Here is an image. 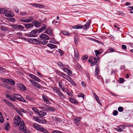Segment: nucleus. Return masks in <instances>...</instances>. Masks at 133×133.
<instances>
[{
  "instance_id": "56",
  "label": "nucleus",
  "mask_w": 133,
  "mask_h": 133,
  "mask_svg": "<svg viewBox=\"0 0 133 133\" xmlns=\"http://www.w3.org/2000/svg\"><path fill=\"white\" fill-rule=\"evenodd\" d=\"M34 79L38 82H39L41 81L40 79L36 76H35Z\"/></svg>"
},
{
  "instance_id": "42",
  "label": "nucleus",
  "mask_w": 133,
  "mask_h": 133,
  "mask_svg": "<svg viewBox=\"0 0 133 133\" xmlns=\"http://www.w3.org/2000/svg\"><path fill=\"white\" fill-rule=\"evenodd\" d=\"M40 42L43 45H45L48 42L46 41H45L43 40H41L40 41Z\"/></svg>"
},
{
  "instance_id": "50",
  "label": "nucleus",
  "mask_w": 133,
  "mask_h": 133,
  "mask_svg": "<svg viewBox=\"0 0 133 133\" xmlns=\"http://www.w3.org/2000/svg\"><path fill=\"white\" fill-rule=\"evenodd\" d=\"M4 122V118L3 117H2V115L0 116V122L1 123H3Z\"/></svg>"
},
{
  "instance_id": "45",
  "label": "nucleus",
  "mask_w": 133,
  "mask_h": 133,
  "mask_svg": "<svg viewBox=\"0 0 133 133\" xmlns=\"http://www.w3.org/2000/svg\"><path fill=\"white\" fill-rule=\"evenodd\" d=\"M57 64L59 66H60L63 67V68L65 67L66 65L64 64H63L62 63L60 62H59L57 63Z\"/></svg>"
},
{
  "instance_id": "23",
  "label": "nucleus",
  "mask_w": 133,
  "mask_h": 133,
  "mask_svg": "<svg viewBox=\"0 0 133 133\" xmlns=\"http://www.w3.org/2000/svg\"><path fill=\"white\" fill-rule=\"evenodd\" d=\"M46 29V26L45 25L43 24L42 27L39 29V32H41Z\"/></svg>"
},
{
  "instance_id": "1",
  "label": "nucleus",
  "mask_w": 133,
  "mask_h": 133,
  "mask_svg": "<svg viewBox=\"0 0 133 133\" xmlns=\"http://www.w3.org/2000/svg\"><path fill=\"white\" fill-rule=\"evenodd\" d=\"M33 127L39 131L43 132L45 133H49L46 129L41 127L39 125L36 123L33 124Z\"/></svg>"
},
{
  "instance_id": "38",
  "label": "nucleus",
  "mask_w": 133,
  "mask_h": 133,
  "mask_svg": "<svg viewBox=\"0 0 133 133\" xmlns=\"http://www.w3.org/2000/svg\"><path fill=\"white\" fill-rule=\"evenodd\" d=\"M56 109L55 108L52 107H49L48 108V111L54 112L55 111Z\"/></svg>"
},
{
  "instance_id": "62",
  "label": "nucleus",
  "mask_w": 133,
  "mask_h": 133,
  "mask_svg": "<svg viewBox=\"0 0 133 133\" xmlns=\"http://www.w3.org/2000/svg\"><path fill=\"white\" fill-rule=\"evenodd\" d=\"M1 30H3L4 31H6V28L5 27L3 26H1Z\"/></svg>"
},
{
  "instance_id": "8",
  "label": "nucleus",
  "mask_w": 133,
  "mask_h": 133,
  "mask_svg": "<svg viewBox=\"0 0 133 133\" xmlns=\"http://www.w3.org/2000/svg\"><path fill=\"white\" fill-rule=\"evenodd\" d=\"M51 117L53 120L55 121L58 125H61L62 124V120L61 119L53 116H52Z\"/></svg>"
},
{
  "instance_id": "44",
  "label": "nucleus",
  "mask_w": 133,
  "mask_h": 133,
  "mask_svg": "<svg viewBox=\"0 0 133 133\" xmlns=\"http://www.w3.org/2000/svg\"><path fill=\"white\" fill-rule=\"evenodd\" d=\"M62 33L64 35H69V33L67 31H62Z\"/></svg>"
},
{
  "instance_id": "37",
  "label": "nucleus",
  "mask_w": 133,
  "mask_h": 133,
  "mask_svg": "<svg viewBox=\"0 0 133 133\" xmlns=\"http://www.w3.org/2000/svg\"><path fill=\"white\" fill-rule=\"evenodd\" d=\"M81 118V117H75L74 119L75 122L76 123L77 122L79 121Z\"/></svg>"
},
{
  "instance_id": "15",
  "label": "nucleus",
  "mask_w": 133,
  "mask_h": 133,
  "mask_svg": "<svg viewBox=\"0 0 133 133\" xmlns=\"http://www.w3.org/2000/svg\"><path fill=\"white\" fill-rule=\"evenodd\" d=\"M5 16L7 17H11L14 16V15L11 11H9L5 13Z\"/></svg>"
},
{
  "instance_id": "14",
  "label": "nucleus",
  "mask_w": 133,
  "mask_h": 133,
  "mask_svg": "<svg viewBox=\"0 0 133 133\" xmlns=\"http://www.w3.org/2000/svg\"><path fill=\"white\" fill-rule=\"evenodd\" d=\"M74 58L76 60H78L79 58V53L77 49L74 50Z\"/></svg>"
},
{
  "instance_id": "30",
  "label": "nucleus",
  "mask_w": 133,
  "mask_h": 133,
  "mask_svg": "<svg viewBox=\"0 0 133 133\" xmlns=\"http://www.w3.org/2000/svg\"><path fill=\"white\" fill-rule=\"evenodd\" d=\"M9 124V123H6L5 125V129L6 130H9L10 129Z\"/></svg>"
},
{
  "instance_id": "2",
  "label": "nucleus",
  "mask_w": 133,
  "mask_h": 133,
  "mask_svg": "<svg viewBox=\"0 0 133 133\" xmlns=\"http://www.w3.org/2000/svg\"><path fill=\"white\" fill-rule=\"evenodd\" d=\"M19 129L20 130L25 133H30V131L26 129V126L24 125V122L23 121H21Z\"/></svg>"
},
{
  "instance_id": "26",
  "label": "nucleus",
  "mask_w": 133,
  "mask_h": 133,
  "mask_svg": "<svg viewBox=\"0 0 133 133\" xmlns=\"http://www.w3.org/2000/svg\"><path fill=\"white\" fill-rule=\"evenodd\" d=\"M67 81L69 82L72 85L74 86L76 85V83L71 79V78L70 77H69V78H68V79Z\"/></svg>"
},
{
  "instance_id": "58",
  "label": "nucleus",
  "mask_w": 133,
  "mask_h": 133,
  "mask_svg": "<svg viewBox=\"0 0 133 133\" xmlns=\"http://www.w3.org/2000/svg\"><path fill=\"white\" fill-rule=\"evenodd\" d=\"M115 129L117 131L119 132H121L122 130L119 128V127H117V128H116Z\"/></svg>"
},
{
  "instance_id": "49",
  "label": "nucleus",
  "mask_w": 133,
  "mask_h": 133,
  "mask_svg": "<svg viewBox=\"0 0 133 133\" xmlns=\"http://www.w3.org/2000/svg\"><path fill=\"white\" fill-rule=\"evenodd\" d=\"M95 51L96 56L99 55L101 53V52L97 50H95Z\"/></svg>"
},
{
  "instance_id": "12",
  "label": "nucleus",
  "mask_w": 133,
  "mask_h": 133,
  "mask_svg": "<svg viewBox=\"0 0 133 133\" xmlns=\"http://www.w3.org/2000/svg\"><path fill=\"white\" fill-rule=\"evenodd\" d=\"M45 33L47 34L50 36H53L52 30L50 27L48 28L45 31Z\"/></svg>"
},
{
  "instance_id": "53",
  "label": "nucleus",
  "mask_w": 133,
  "mask_h": 133,
  "mask_svg": "<svg viewBox=\"0 0 133 133\" xmlns=\"http://www.w3.org/2000/svg\"><path fill=\"white\" fill-rule=\"evenodd\" d=\"M20 15L22 16H24L27 15V13L25 12H20Z\"/></svg>"
},
{
  "instance_id": "61",
  "label": "nucleus",
  "mask_w": 133,
  "mask_h": 133,
  "mask_svg": "<svg viewBox=\"0 0 133 133\" xmlns=\"http://www.w3.org/2000/svg\"><path fill=\"white\" fill-rule=\"evenodd\" d=\"M29 76L31 78H32L34 79L35 77L36 76H35L34 75L32 74H30L29 75Z\"/></svg>"
},
{
  "instance_id": "48",
  "label": "nucleus",
  "mask_w": 133,
  "mask_h": 133,
  "mask_svg": "<svg viewBox=\"0 0 133 133\" xmlns=\"http://www.w3.org/2000/svg\"><path fill=\"white\" fill-rule=\"evenodd\" d=\"M118 110L120 112H122L123 110V108L122 107H120L118 108Z\"/></svg>"
},
{
  "instance_id": "28",
  "label": "nucleus",
  "mask_w": 133,
  "mask_h": 133,
  "mask_svg": "<svg viewBox=\"0 0 133 133\" xmlns=\"http://www.w3.org/2000/svg\"><path fill=\"white\" fill-rule=\"evenodd\" d=\"M83 26L81 25H77L73 26V28L77 29H81L83 28Z\"/></svg>"
},
{
  "instance_id": "25",
  "label": "nucleus",
  "mask_w": 133,
  "mask_h": 133,
  "mask_svg": "<svg viewBox=\"0 0 133 133\" xmlns=\"http://www.w3.org/2000/svg\"><path fill=\"white\" fill-rule=\"evenodd\" d=\"M61 77L62 78L65 79L67 80L68 79V78H69V77H70L69 76H68L66 74L63 72L62 73Z\"/></svg>"
},
{
  "instance_id": "64",
  "label": "nucleus",
  "mask_w": 133,
  "mask_h": 133,
  "mask_svg": "<svg viewBox=\"0 0 133 133\" xmlns=\"http://www.w3.org/2000/svg\"><path fill=\"white\" fill-rule=\"evenodd\" d=\"M52 133H62L61 132L59 131L55 130L53 131Z\"/></svg>"
},
{
  "instance_id": "21",
  "label": "nucleus",
  "mask_w": 133,
  "mask_h": 133,
  "mask_svg": "<svg viewBox=\"0 0 133 133\" xmlns=\"http://www.w3.org/2000/svg\"><path fill=\"white\" fill-rule=\"evenodd\" d=\"M25 27L27 29H29L34 27V25L32 23H29L25 24Z\"/></svg>"
},
{
  "instance_id": "16",
  "label": "nucleus",
  "mask_w": 133,
  "mask_h": 133,
  "mask_svg": "<svg viewBox=\"0 0 133 133\" xmlns=\"http://www.w3.org/2000/svg\"><path fill=\"white\" fill-rule=\"evenodd\" d=\"M39 37L42 39L46 40H48L49 39V37L45 34H42L40 35Z\"/></svg>"
},
{
  "instance_id": "55",
  "label": "nucleus",
  "mask_w": 133,
  "mask_h": 133,
  "mask_svg": "<svg viewBox=\"0 0 133 133\" xmlns=\"http://www.w3.org/2000/svg\"><path fill=\"white\" fill-rule=\"evenodd\" d=\"M122 49L124 50H126L127 49L126 46L124 45H122Z\"/></svg>"
},
{
  "instance_id": "51",
  "label": "nucleus",
  "mask_w": 133,
  "mask_h": 133,
  "mask_svg": "<svg viewBox=\"0 0 133 133\" xmlns=\"http://www.w3.org/2000/svg\"><path fill=\"white\" fill-rule=\"evenodd\" d=\"M110 51L109 52H114L115 51V50L114 49L112 48H110L108 49Z\"/></svg>"
},
{
  "instance_id": "24",
  "label": "nucleus",
  "mask_w": 133,
  "mask_h": 133,
  "mask_svg": "<svg viewBox=\"0 0 133 133\" xmlns=\"http://www.w3.org/2000/svg\"><path fill=\"white\" fill-rule=\"evenodd\" d=\"M39 120L38 122L40 123H45L47 122V121L45 119L42 118H39Z\"/></svg>"
},
{
  "instance_id": "35",
  "label": "nucleus",
  "mask_w": 133,
  "mask_h": 133,
  "mask_svg": "<svg viewBox=\"0 0 133 133\" xmlns=\"http://www.w3.org/2000/svg\"><path fill=\"white\" fill-rule=\"evenodd\" d=\"M96 100L97 101V102L101 105H102V103L100 102V101L99 100V97L98 96L96 95L94 97Z\"/></svg>"
},
{
  "instance_id": "7",
  "label": "nucleus",
  "mask_w": 133,
  "mask_h": 133,
  "mask_svg": "<svg viewBox=\"0 0 133 133\" xmlns=\"http://www.w3.org/2000/svg\"><path fill=\"white\" fill-rule=\"evenodd\" d=\"M37 32V29H35L32 30L29 34H27L26 36L29 37H35L36 36L35 34Z\"/></svg>"
},
{
  "instance_id": "40",
  "label": "nucleus",
  "mask_w": 133,
  "mask_h": 133,
  "mask_svg": "<svg viewBox=\"0 0 133 133\" xmlns=\"http://www.w3.org/2000/svg\"><path fill=\"white\" fill-rule=\"evenodd\" d=\"M17 27L18 29H19V30H23V29H24V28L23 26L20 25H17Z\"/></svg>"
},
{
  "instance_id": "39",
  "label": "nucleus",
  "mask_w": 133,
  "mask_h": 133,
  "mask_svg": "<svg viewBox=\"0 0 133 133\" xmlns=\"http://www.w3.org/2000/svg\"><path fill=\"white\" fill-rule=\"evenodd\" d=\"M70 102L72 103L76 104L78 103V101L77 100H75L71 98H70Z\"/></svg>"
},
{
  "instance_id": "46",
  "label": "nucleus",
  "mask_w": 133,
  "mask_h": 133,
  "mask_svg": "<svg viewBox=\"0 0 133 133\" xmlns=\"http://www.w3.org/2000/svg\"><path fill=\"white\" fill-rule=\"evenodd\" d=\"M53 89L56 92L57 94L60 91L59 89L57 88H54Z\"/></svg>"
},
{
  "instance_id": "31",
  "label": "nucleus",
  "mask_w": 133,
  "mask_h": 133,
  "mask_svg": "<svg viewBox=\"0 0 133 133\" xmlns=\"http://www.w3.org/2000/svg\"><path fill=\"white\" fill-rule=\"evenodd\" d=\"M62 99H63L65 97L63 94L60 91L57 94Z\"/></svg>"
},
{
  "instance_id": "27",
  "label": "nucleus",
  "mask_w": 133,
  "mask_h": 133,
  "mask_svg": "<svg viewBox=\"0 0 133 133\" xmlns=\"http://www.w3.org/2000/svg\"><path fill=\"white\" fill-rule=\"evenodd\" d=\"M46 46L52 49H53L55 48H56V46L55 45L52 44H48L46 45Z\"/></svg>"
},
{
  "instance_id": "5",
  "label": "nucleus",
  "mask_w": 133,
  "mask_h": 133,
  "mask_svg": "<svg viewBox=\"0 0 133 133\" xmlns=\"http://www.w3.org/2000/svg\"><path fill=\"white\" fill-rule=\"evenodd\" d=\"M1 79L3 82H5L10 84L14 85L15 82L12 79H5V78H1Z\"/></svg>"
},
{
  "instance_id": "22",
  "label": "nucleus",
  "mask_w": 133,
  "mask_h": 133,
  "mask_svg": "<svg viewBox=\"0 0 133 133\" xmlns=\"http://www.w3.org/2000/svg\"><path fill=\"white\" fill-rule=\"evenodd\" d=\"M59 85V87L61 88V89L63 91H65V88L64 87L63 85L62 82L61 81H59L58 82Z\"/></svg>"
},
{
  "instance_id": "10",
  "label": "nucleus",
  "mask_w": 133,
  "mask_h": 133,
  "mask_svg": "<svg viewBox=\"0 0 133 133\" xmlns=\"http://www.w3.org/2000/svg\"><path fill=\"white\" fill-rule=\"evenodd\" d=\"M18 88L19 89L22 91H25L26 89V87L23 85L21 83H18L17 84Z\"/></svg>"
},
{
  "instance_id": "52",
  "label": "nucleus",
  "mask_w": 133,
  "mask_h": 133,
  "mask_svg": "<svg viewBox=\"0 0 133 133\" xmlns=\"http://www.w3.org/2000/svg\"><path fill=\"white\" fill-rule=\"evenodd\" d=\"M58 51L60 53V54L61 55H62L64 54V52L63 51L61 50L60 49H59L58 50Z\"/></svg>"
},
{
  "instance_id": "18",
  "label": "nucleus",
  "mask_w": 133,
  "mask_h": 133,
  "mask_svg": "<svg viewBox=\"0 0 133 133\" xmlns=\"http://www.w3.org/2000/svg\"><path fill=\"white\" fill-rule=\"evenodd\" d=\"M91 20H89L88 21L87 23L84 25L83 29H84L85 30L88 29L90 25V24L91 23Z\"/></svg>"
},
{
  "instance_id": "19",
  "label": "nucleus",
  "mask_w": 133,
  "mask_h": 133,
  "mask_svg": "<svg viewBox=\"0 0 133 133\" xmlns=\"http://www.w3.org/2000/svg\"><path fill=\"white\" fill-rule=\"evenodd\" d=\"M42 98L43 100L46 102L48 104L50 103V102L49 101L47 97L45 95H43L42 96Z\"/></svg>"
},
{
  "instance_id": "4",
  "label": "nucleus",
  "mask_w": 133,
  "mask_h": 133,
  "mask_svg": "<svg viewBox=\"0 0 133 133\" xmlns=\"http://www.w3.org/2000/svg\"><path fill=\"white\" fill-rule=\"evenodd\" d=\"M13 97L18 100L24 102H26V101L24 98L20 95L18 94H15L13 95Z\"/></svg>"
},
{
  "instance_id": "32",
  "label": "nucleus",
  "mask_w": 133,
  "mask_h": 133,
  "mask_svg": "<svg viewBox=\"0 0 133 133\" xmlns=\"http://www.w3.org/2000/svg\"><path fill=\"white\" fill-rule=\"evenodd\" d=\"M34 26L37 28H39L41 25L40 23L38 21H36L34 23Z\"/></svg>"
},
{
  "instance_id": "60",
  "label": "nucleus",
  "mask_w": 133,
  "mask_h": 133,
  "mask_svg": "<svg viewBox=\"0 0 133 133\" xmlns=\"http://www.w3.org/2000/svg\"><path fill=\"white\" fill-rule=\"evenodd\" d=\"M29 76L31 78H32L34 79L35 77L36 76H35L34 75L32 74H30L29 75Z\"/></svg>"
},
{
  "instance_id": "29",
  "label": "nucleus",
  "mask_w": 133,
  "mask_h": 133,
  "mask_svg": "<svg viewBox=\"0 0 133 133\" xmlns=\"http://www.w3.org/2000/svg\"><path fill=\"white\" fill-rule=\"evenodd\" d=\"M5 96L8 97L10 100L12 101H15V99L12 96L6 94L5 95Z\"/></svg>"
},
{
  "instance_id": "6",
  "label": "nucleus",
  "mask_w": 133,
  "mask_h": 133,
  "mask_svg": "<svg viewBox=\"0 0 133 133\" xmlns=\"http://www.w3.org/2000/svg\"><path fill=\"white\" fill-rule=\"evenodd\" d=\"M21 118L18 115H16L15 117L14 123L17 126H18L21 122Z\"/></svg>"
},
{
  "instance_id": "47",
  "label": "nucleus",
  "mask_w": 133,
  "mask_h": 133,
  "mask_svg": "<svg viewBox=\"0 0 133 133\" xmlns=\"http://www.w3.org/2000/svg\"><path fill=\"white\" fill-rule=\"evenodd\" d=\"M3 101L5 102V103L7 104H8L9 105H12V104L8 101L6 100L5 99H4Z\"/></svg>"
},
{
  "instance_id": "34",
  "label": "nucleus",
  "mask_w": 133,
  "mask_h": 133,
  "mask_svg": "<svg viewBox=\"0 0 133 133\" xmlns=\"http://www.w3.org/2000/svg\"><path fill=\"white\" fill-rule=\"evenodd\" d=\"M55 71L56 72V74L58 76H61V75H62V73H63V72H62L60 71H59V70H56Z\"/></svg>"
},
{
  "instance_id": "3",
  "label": "nucleus",
  "mask_w": 133,
  "mask_h": 133,
  "mask_svg": "<svg viewBox=\"0 0 133 133\" xmlns=\"http://www.w3.org/2000/svg\"><path fill=\"white\" fill-rule=\"evenodd\" d=\"M33 19V17H29L28 18H26L23 17L19 19L20 21L24 23L29 22H31Z\"/></svg>"
},
{
  "instance_id": "33",
  "label": "nucleus",
  "mask_w": 133,
  "mask_h": 133,
  "mask_svg": "<svg viewBox=\"0 0 133 133\" xmlns=\"http://www.w3.org/2000/svg\"><path fill=\"white\" fill-rule=\"evenodd\" d=\"M6 12V10L4 8H2L0 9V14H4Z\"/></svg>"
},
{
  "instance_id": "43",
  "label": "nucleus",
  "mask_w": 133,
  "mask_h": 133,
  "mask_svg": "<svg viewBox=\"0 0 133 133\" xmlns=\"http://www.w3.org/2000/svg\"><path fill=\"white\" fill-rule=\"evenodd\" d=\"M88 57V56L87 55H84L83 56L82 59L83 61H85L87 59Z\"/></svg>"
},
{
  "instance_id": "17",
  "label": "nucleus",
  "mask_w": 133,
  "mask_h": 133,
  "mask_svg": "<svg viewBox=\"0 0 133 133\" xmlns=\"http://www.w3.org/2000/svg\"><path fill=\"white\" fill-rule=\"evenodd\" d=\"M39 108L45 111H48V106L47 105H43L40 106Z\"/></svg>"
},
{
  "instance_id": "20",
  "label": "nucleus",
  "mask_w": 133,
  "mask_h": 133,
  "mask_svg": "<svg viewBox=\"0 0 133 133\" xmlns=\"http://www.w3.org/2000/svg\"><path fill=\"white\" fill-rule=\"evenodd\" d=\"M99 66L97 65L95 68V75H97L99 73Z\"/></svg>"
},
{
  "instance_id": "63",
  "label": "nucleus",
  "mask_w": 133,
  "mask_h": 133,
  "mask_svg": "<svg viewBox=\"0 0 133 133\" xmlns=\"http://www.w3.org/2000/svg\"><path fill=\"white\" fill-rule=\"evenodd\" d=\"M118 127L119 128L122 129H122H124L125 128V127L124 126L122 125H120V126H119Z\"/></svg>"
},
{
  "instance_id": "59",
  "label": "nucleus",
  "mask_w": 133,
  "mask_h": 133,
  "mask_svg": "<svg viewBox=\"0 0 133 133\" xmlns=\"http://www.w3.org/2000/svg\"><path fill=\"white\" fill-rule=\"evenodd\" d=\"M32 110L35 112H37L38 111V109L35 107H33L32 108Z\"/></svg>"
},
{
  "instance_id": "11",
  "label": "nucleus",
  "mask_w": 133,
  "mask_h": 133,
  "mask_svg": "<svg viewBox=\"0 0 133 133\" xmlns=\"http://www.w3.org/2000/svg\"><path fill=\"white\" fill-rule=\"evenodd\" d=\"M28 41L29 42L35 44H38L39 43V41L36 39L29 38Z\"/></svg>"
},
{
  "instance_id": "36",
  "label": "nucleus",
  "mask_w": 133,
  "mask_h": 133,
  "mask_svg": "<svg viewBox=\"0 0 133 133\" xmlns=\"http://www.w3.org/2000/svg\"><path fill=\"white\" fill-rule=\"evenodd\" d=\"M25 98L29 100L30 101H33L34 100V98L30 97L28 96H26Z\"/></svg>"
},
{
  "instance_id": "54",
  "label": "nucleus",
  "mask_w": 133,
  "mask_h": 133,
  "mask_svg": "<svg viewBox=\"0 0 133 133\" xmlns=\"http://www.w3.org/2000/svg\"><path fill=\"white\" fill-rule=\"evenodd\" d=\"M118 113V112L117 110H115L113 112V115L114 116L117 115Z\"/></svg>"
},
{
  "instance_id": "13",
  "label": "nucleus",
  "mask_w": 133,
  "mask_h": 133,
  "mask_svg": "<svg viewBox=\"0 0 133 133\" xmlns=\"http://www.w3.org/2000/svg\"><path fill=\"white\" fill-rule=\"evenodd\" d=\"M62 69L67 74L69 75L70 76H71L72 75V71L71 70L68 69V68H65V67L63 68Z\"/></svg>"
},
{
  "instance_id": "41",
  "label": "nucleus",
  "mask_w": 133,
  "mask_h": 133,
  "mask_svg": "<svg viewBox=\"0 0 133 133\" xmlns=\"http://www.w3.org/2000/svg\"><path fill=\"white\" fill-rule=\"evenodd\" d=\"M29 81L35 86L37 85V83L34 80L30 79Z\"/></svg>"
},
{
  "instance_id": "9",
  "label": "nucleus",
  "mask_w": 133,
  "mask_h": 133,
  "mask_svg": "<svg viewBox=\"0 0 133 133\" xmlns=\"http://www.w3.org/2000/svg\"><path fill=\"white\" fill-rule=\"evenodd\" d=\"M29 4L35 7L36 8H38L39 9L44 8L45 7V6L43 5L40 4L39 3H31Z\"/></svg>"
},
{
  "instance_id": "57",
  "label": "nucleus",
  "mask_w": 133,
  "mask_h": 133,
  "mask_svg": "<svg viewBox=\"0 0 133 133\" xmlns=\"http://www.w3.org/2000/svg\"><path fill=\"white\" fill-rule=\"evenodd\" d=\"M33 118H34V120L35 121H37V122H38V121L39 120V118L38 117H33Z\"/></svg>"
}]
</instances>
